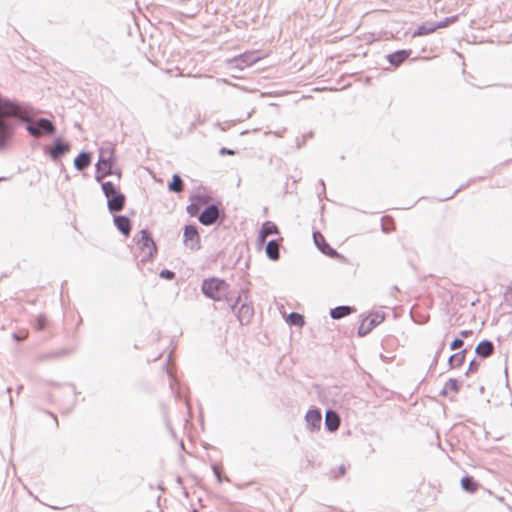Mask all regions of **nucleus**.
I'll list each match as a JSON object with an SVG mask.
<instances>
[{
  "mask_svg": "<svg viewBox=\"0 0 512 512\" xmlns=\"http://www.w3.org/2000/svg\"><path fill=\"white\" fill-rule=\"evenodd\" d=\"M224 218V214L220 212L215 204L208 205L199 215L198 220L205 226L213 225L219 218Z\"/></svg>",
  "mask_w": 512,
  "mask_h": 512,
  "instance_id": "7",
  "label": "nucleus"
},
{
  "mask_svg": "<svg viewBox=\"0 0 512 512\" xmlns=\"http://www.w3.org/2000/svg\"><path fill=\"white\" fill-rule=\"evenodd\" d=\"M384 318V313L376 312L370 315L368 324L371 325L372 328H374L375 326L380 324L384 320Z\"/></svg>",
  "mask_w": 512,
  "mask_h": 512,
  "instance_id": "30",
  "label": "nucleus"
},
{
  "mask_svg": "<svg viewBox=\"0 0 512 512\" xmlns=\"http://www.w3.org/2000/svg\"><path fill=\"white\" fill-rule=\"evenodd\" d=\"M46 326V319L43 316H39L36 320V329L37 330H43Z\"/></svg>",
  "mask_w": 512,
  "mask_h": 512,
  "instance_id": "36",
  "label": "nucleus"
},
{
  "mask_svg": "<svg viewBox=\"0 0 512 512\" xmlns=\"http://www.w3.org/2000/svg\"><path fill=\"white\" fill-rule=\"evenodd\" d=\"M366 319L362 321L361 325L358 328V335L359 336H365L367 335L373 328L371 325L366 323Z\"/></svg>",
  "mask_w": 512,
  "mask_h": 512,
  "instance_id": "31",
  "label": "nucleus"
},
{
  "mask_svg": "<svg viewBox=\"0 0 512 512\" xmlns=\"http://www.w3.org/2000/svg\"><path fill=\"white\" fill-rule=\"evenodd\" d=\"M13 132V125L6 119L0 117V147L5 146Z\"/></svg>",
  "mask_w": 512,
  "mask_h": 512,
  "instance_id": "13",
  "label": "nucleus"
},
{
  "mask_svg": "<svg viewBox=\"0 0 512 512\" xmlns=\"http://www.w3.org/2000/svg\"><path fill=\"white\" fill-rule=\"evenodd\" d=\"M465 354H466V350H462L460 352H457V353L451 355L448 359L449 367L451 369L460 367L465 361Z\"/></svg>",
  "mask_w": 512,
  "mask_h": 512,
  "instance_id": "23",
  "label": "nucleus"
},
{
  "mask_svg": "<svg viewBox=\"0 0 512 512\" xmlns=\"http://www.w3.org/2000/svg\"><path fill=\"white\" fill-rule=\"evenodd\" d=\"M467 81H469L472 85L474 86H477V87H482V86H486L488 85L485 81H482V80H476L473 81V80H469L468 78H466Z\"/></svg>",
  "mask_w": 512,
  "mask_h": 512,
  "instance_id": "37",
  "label": "nucleus"
},
{
  "mask_svg": "<svg viewBox=\"0 0 512 512\" xmlns=\"http://www.w3.org/2000/svg\"><path fill=\"white\" fill-rule=\"evenodd\" d=\"M261 230L263 231V233H265L266 236L279 234L278 227L271 221H266L265 223H263Z\"/></svg>",
  "mask_w": 512,
  "mask_h": 512,
  "instance_id": "28",
  "label": "nucleus"
},
{
  "mask_svg": "<svg viewBox=\"0 0 512 512\" xmlns=\"http://www.w3.org/2000/svg\"><path fill=\"white\" fill-rule=\"evenodd\" d=\"M464 342L461 338H455L452 343L450 344L451 350H457L460 349L463 346Z\"/></svg>",
  "mask_w": 512,
  "mask_h": 512,
  "instance_id": "34",
  "label": "nucleus"
},
{
  "mask_svg": "<svg viewBox=\"0 0 512 512\" xmlns=\"http://www.w3.org/2000/svg\"><path fill=\"white\" fill-rule=\"evenodd\" d=\"M102 191L107 198V207L111 213L120 212L124 208L126 197L111 181L102 183Z\"/></svg>",
  "mask_w": 512,
  "mask_h": 512,
  "instance_id": "1",
  "label": "nucleus"
},
{
  "mask_svg": "<svg viewBox=\"0 0 512 512\" xmlns=\"http://www.w3.org/2000/svg\"><path fill=\"white\" fill-rule=\"evenodd\" d=\"M470 335H472V331L471 330H462L460 332V336L463 337V338H467Z\"/></svg>",
  "mask_w": 512,
  "mask_h": 512,
  "instance_id": "42",
  "label": "nucleus"
},
{
  "mask_svg": "<svg viewBox=\"0 0 512 512\" xmlns=\"http://www.w3.org/2000/svg\"><path fill=\"white\" fill-rule=\"evenodd\" d=\"M240 301H241V295H239L237 297L236 301L230 305L231 309L236 314L238 320L240 321V323L242 325L248 324L254 315V309L250 304L243 303V304H241L239 309L236 310L237 305L240 303Z\"/></svg>",
  "mask_w": 512,
  "mask_h": 512,
  "instance_id": "6",
  "label": "nucleus"
},
{
  "mask_svg": "<svg viewBox=\"0 0 512 512\" xmlns=\"http://www.w3.org/2000/svg\"><path fill=\"white\" fill-rule=\"evenodd\" d=\"M168 189L175 193H180L184 189V182L178 174L172 176V181L168 184Z\"/></svg>",
  "mask_w": 512,
  "mask_h": 512,
  "instance_id": "24",
  "label": "nucleus"
},
{
  "mask_svg": "<svg viewBox=\"0 0 512 512\" xmlns=\"http://www.w3.org/2000/svg\"><path fill=\"white\" fill-rule=\"evenodd\" d=\"M138 243L141 244L142 248H147L149 250V257H153V255L157 251L156 244L153 241L150 232L146 229L140 231V238L138 240Z\"/></svg>",
  "mask_w": 512,
  "mask_h": 512,
  "instance_id": "11",
  "label": "nucleus"
},
{
  "mask_svg": "<svg viewBox=\"0 0 512 512\" xmlns=\"http://www.w3.org/2000/svg\"><path fill=\"white\" fill-rule=\"evenodd\" d=\"M0 115L13 116L24 121H27L29 118V114L23 106L3 98H0Z\"/></svg>",
  "mask_w": 512,
  "mask_h": 512,
  "instance_id": "5",
  "label": "nucleus"
},
{
  "mask_svg": "<svg viewBox=\"0 0 512 512\" xmlns=\"http://www.w3.org/2000/svg\"><path fill=\"white\" fill-rule=\"evenodd\" d=\"M90 163L91 153L83 151L75 158L74 167L79 171H83L90 165Z\"/></svg>",
  "mask_w": 512,
  "mask_h": 512,
  "instance_id": "18",
  "label": "nucleus"
},
{
  "mask_svg": "<svg viewBox=\"0 0 512 512\" xmlns=\"http://www.w3.org/2000/svg\"><path fill=\"white\" fill-rule=\"evenodd\" d=\"M494 351V344L489 340L481 341L475 348L477 356L486 358L489 357Z\"/></svg>",
  "mask_w": 512,
  "mask_h": 512,
  "instance_id": "16",
  "label": "nucleus"
},
{
  "mask_svg": "<svg viewBox=\"0 0 512 512\" xmlns=\"http://www.w3.org/2000/svg\"><path fill=\"white\" fill-rule=\"evenodd\" d=\"M444 345H445L444 342H442L440 348L437 350L434 361H433L434 364L437 363L438 357H439L440 353L442 352Z\"/></svg>",
  "mask_w": 512,
  "mask_h": 512,
  "instance_id": "41",
  "label": "nucleus"
},
{
  "mask_svg": "<svg viewBox=\"0 0 512 512\" xmlns=\"http://www.w3.org/2000/svg\"><path fill=\"white\" fill-rule=\"evenodd\" d=\"M26 130L34 137H41L43 135H53L56 132L55 125L47 118H38L30 121L26 125Z\"/></svg>",
  "mask_w": 512,
  "mask_h": 512,
  "instance_id": "4",
  "label": "nucleus"
},
{
  "mask_svg": "<svg viewBox=\"0 0 512 512\" xmlns=\"http://www.w3.org/2000/svg\"><path fill=\"white\" fill-rule=\"evenodd\" d=\"M70 149V145L67 142H64L61 138H57L54 140L53 145L49 148V156L53 160H58L62 156H64Z\"/></svg>",
  "mask_w": 512,
  "mask_h": 512,
  "instance_id": "10",
  "label": "nucleus"
},
{
  "mask_svg": "<svg viewBox=\"0 0 512 512\" xmlns=\"http://www.w3.org/2000/svg\"><path fill=\"white\" fill-rule=\"evenodd\" d=\"M266 238H267V236L265 235V233H263V231L260 230L259 235H258V242H259V244L265 243Z\"/></svg>",
  "mask_w": 512,
  "mask_h": 512,
  "instance_id": "39",
  "label": "nucleus"
},
{
  "mask_svg": "<svg viewBox=\"0 0 512 512\" xmlns=\"http://www.w3.org/2000/svg\"><path fill=\"white\" fill-rule=\"evenodd\" d=\"M280 243L278 240H270L266 244V255L271 260H278L280 257V251H279Z\"/></svg>",
  "mask_w": 512,
  "mask_h": 512,
  "instance_id": "19",
  "label": "nucleus"
},
{
  "mask_svg": "<svg viewBox=\"0 0 512 512\" xmlns=\"http://www.w3.org/2000/svg\"><path fill=\"white\" fill-rule=\"evenodd\" d=\"M287 322L290 325L301 327L304 325V317L296 312H292L288 315Z\"/></svg>",
  "mask_w": 512,
  "mask_h": 512,
  "instance_id": "27",
  "label": "nucleus"
},
{
  "mask_svg": "<svg viewBox=\"0 0 512 512\" xmlns=\"http://www.w3.org/2000/svg\"><path fill=\"white\" fill-rule=\"evenodd\" d=\"M229 285L222 279L209 278L205 279L202 283L203 294L215 301H220L228 294Z\"/></svg>",
  "mask_w": 512,
  "mask_h": 512,
  "instance_id": "2",
  "label": "nucleus"
},
{
  "mask_svg": "<svg viewBox=\"0 0 512 512\" xmlns=\"http://www.w3.org/2000/svg\"><path fill=\"white\" fill-rule=\"evenodd\" d=\"M186 210L190 216H196L199 212V206L197 204L191 203L187 206Z\"/></svg>",
  "mask_w": 512,
  "mask_h": 512,
  "instance_id": "33",
  "label": "nucleus"
},
{
  "mask_svg": "<svg viewBox=\"0 0 512 512\" xmlns=\"http://www.w3.org/2000/svg\"><path fill=\"white\" fill-rule=\"evenodd\" d=\"M240 57L242 60V64L248 65L256 64L263 58L262 54L258 51L246 52L242 54Z\"/></svg>",
  "mask_w": 512,
  "mask_h": 512,
  "instance_id": "21",
  "label": "nucleus"
},
{
  "mask_svg": "<svg viewBox=\"0 0 512 512\" xmlns=\"http://www.w3.org/2000/svg\"><path fill=\"white\" fill-rule=\"evenodd\" d=\"M114 224L123 235L128 236L130 234L131 221L127 216H123V215L115 216Z\"/></svg>",
  "mask_w": 512,
  "mask_h": 512,
  "instance_id": "15",
  "label": "nucleus"
},
{
  "mask_svg": "<svg viewBox=\"0 0 512 512\" xmlns=\"http://www.w3.org/2000/svg\"><path fill=\"white\" fill-rule=\"evenodd\" d=\"M220 154L221 155H234L235 151L232 150V149L223 147V148L220 149Z\"/></svg>",
  "mask_w": 512,
  "mask_h": 512,
  "instance_id": "38",
  "label": "nucleus"
},
{
  "mask_svg": "<svg viewBox=\"0 0 512 512\" xmlns=\"http://www.w3.org/2000/svg\"><path fill=\"white\" fill-rule=\"evenodd\" d=\"M460 389V384L457 379L450 378L444 385L443 390L441 391L442 395H447L448 390L457 393Z\"/></svg>",
  "mask_w": 512,
  "mask_h": 512,
  "instance_id": "26",
  "label": "nucleus"
},
{
  "mask_svg": "<svg viewBox=\"0 0 512 512\" xmlns=\"http://www.w3.org/2000/svg\"><path fill=\"white\" fill-rule=\"evenodd\" d=\"M346 473V467L345 465H340L338 468V475H335V478H338L339 476H342Z\"/></svg>",
  "mask_w": 512,
  "mask_h": 512,
  "instance_id": "40",
  "label": "nucleus"
},
{
  "mask_svg": "<svg viewBox=\"0 0 512 512\" xmlns=\"http://www.w3.org/2000/svg\"><path fill=\"white\" fill-rule=\"evenodd\" d=\"M472 67L474 68V69H473V72H474V73H477L478 71H477V69H476V68H477L478 66H472Z\"/></svg>",
  "mask_w": 512,
  "mask_h": 512,
  "instance_id": "43",
  "label": "nucleus"
},
{
  "mask_svg": "<svg viewBox=\"0 0 512 512\" xmlns=\"http://www.w3.org/2000/svg\"><path fill=\"white\" fill-rule=\"evenodd\" d=\"M306 424L308 429L315 431L320 429L322 416L318 409H311L306 413L305 416Z\"/></svg>",
  "mask_w": 512,
  "mask_h": 512,
  "instance_id": "12",
  "label": "nucleus"
},
{
  "mask_svg": "<svg viewBox=\"0 0 512 512\" xmlns=\"http://www.w3.org/2000/svg\"><path fill=\"white\" fill-rule=\"evenodd\" d=\"M354 311V308L351 306H337L330 310V316L332 319H341L345 316H348Z\"/></svg>",
  "mask_w": 512,
  "mask_h": 512,
  "instance_id": "20",
  "label": "nucleus"
},
{
  "mask_svg": "<svg viewBox=\"0 0 512 512\" xmlns=\"http://www.w3.org/2000/svg\"><path fill=\"white\" fill-rule=\"evenodd\" d=\"M434 31H436L434 22H425L417 27V29L412 33V36L428 35Z\"/></svg>",
  "mask_w": 512,
  "mask_h": 512,
  "instance_id": "22",
  "label": "nucleus"
},
{
  "mask_svg": "<svg viewBox=\"0 0 512 512\" xmlns=\"http://www.w3.org/2000/svg\"><path fill=\"white\" fill-rule=\"evenodd\" d=\"M461 486L463 490L467 492H475L478 488L477 482L473 479V477L465 476L461 480Z\"/></svg>",
  "mask_w": 512,
  "mask_h": 512,
  "instance_id": "25",
  "label": "nucleus"
},
{
  "mask_svg": "<svg viewBox=\"0 0 512 512\" xmlns=\"http://www.w3.org/2000/svg\"><path fill=\"white\" fill-rule=\"evenodd\" d=\"M159 275L163 279L171 280V279L174 278L175 273L173 271H171V270H166L165 269V270H162Z\"/></svg>",
  "mask_w": 512,
  "mask_h": 512,
  "instance_id": "35",
  "label": "nucleus"
},
{
  "mask_svg": "<svg viewBox=\"0 0 512 512\" xmlns=\"http://www.w3.org/2000/svg\"><path fill=\"white\" fill-rule=\"evenodd\" d=\"M480 367V362L477 360H472L469 363L468 369L466 371V375H469L470 373L477 372Z\"/></svg>",
  "mask_w": 512,
  "mask_h": 512,
  "instance_id": "32",
  "label": "nucleus"
},
{
  "mask_svg": "<svg viewBox=\"0 0 512 512\" xmlns=\"http://www.w3.org/2000/svg\"><path fill=\"white\" fill-rule=\"evenodd\" d=\"M410 53V50H398L394 53L386 55L385 57L389 64H402L409 58Z\"/></svg>",
  "mask_w": 512,
  "mask_h": 512,
  "instance_id": "17",
  "label": "nucleus"
},
{
  "mask_svg": "<svg viewBox=\"0 0 512 512\" xmlns=\"http://www.w3.org/2000/svg\"><path fill=\"white\" fill-rule=\"evenodd\" d=\"M4 179H5V178H3V177H0V181H1V180H4Z\"/></svg>",
  "mask_w": 512,
  "mask_h": 512,
  "instance_id": "44",
  "label": "nucleus"
},
{
  "mask_svg": "<svg viewBox=\"0 0 512 512\" xmlns=\"http://www.w3.org/2000/svg\"><path fill=\"white\" fill-rule=\"evenodd\" d=\"M313 239L315 245L318 247V249L325 255L332 257V258H340L344 259L342 255H340L334 248H332L324 239L322 234L320 232H314L313 233Z\"/></svg>",
  "mask_w": 512,
  "mask_h": 512,
  "instance_id": "9",
  "label": "nucleus"
},
{
  "mask_svg": "<svg viewBox=\"0 0 512 512\" xmlns=\"http://www.w3.org/2000/svg\"><path fill=\"white\" fill-rule=\"evenodd\" d=\"M340 417L337 412L328 410L325 415V427L328 431L334 432L339 428Z\"/></svg>",
  "mask_w": 512,
  "mask_h": 512,
  "instance_id": "14",
  "label": "nucleus"
},
{
  "mask_svg": "<svg viewBox=\"0 0 512 512\" xmlns=\"http://www.w3.org/2000/svg\"><path fill=\"white\" fill-rule=\"evenodd\" d=\"M114 149L112 147H103L100 149L99 160L96 164L95 179L101 181L104 177L111 175L113 166Z\"/></svg>",
  "mask_w": 512,
  "mask_h": 512,
  "instance_id": "3",
  "label": "nucleus"
},
{
  "mask_svg": "<svg viewBox=\"0 0 512 512\" xmlns=\"http://www.w3.org/2000/svg\"><path fill=\"white\" fill-rule=\"evenodd\" d=\"M183 237L185 246L191 250H195L200 247V236L195 225H186Z\"/></svg>",
  "mask_w": 512,
  "mask_h": 512,
  "instance_id": "8",
  "label": "nucleus"
},
{
  "mask_svg": "<svg viewBox=\"0 0 512 512\" xmlns=\"http://www.w3.org/2000/svg\"><path fill=\"white\" fill-rule=\"evenodd\" d=\"M457 18H458V16L455 15V16L446 17L445 19H443L439 22H434L436 30L449 26L450 24L454 23L457 20Z\"/></svg>",
  "mask_w": 512,
  "mask_h": 512,
  "instance_id": "29",
  "label": "nucleus"
}]
</instances>
